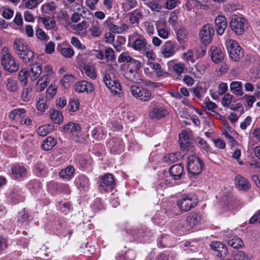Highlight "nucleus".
<instances>
[{
	"instance_id": "obj_1",
	"label": "nucleus",
	"mask_w": 260,
	"mask_h": 260,
	"mask_svg": "<svg viewBox=\"0 0 260 260\" xmlns=\"http://www.w3.org/2000/svg\"><path fill=\"white\" fill-rule=\"evenodd\" d=\"M13 49L24 63L31 62L34 58V51L20 39H16L13 42Z\"/></svg>"
},
{
	"instance_id": "obj_2",
	"label": "nucleus",
	"mask_w": 260,
	"mask_h": 260,
	"mask_svg": "<svg viewBox=\"0 0 260 260\" xmlns=\"http://www.w3.org/2000/svg\"><path fill=\"white\" fill-rule=\"evenodd\" d=\"M198 203V199L194 193H184L180 196L177 201V205L181 211L187 212L195 207Z\"/></svg>"
},
{
	"instance_id": "obj_3",
	"label": "nucleus",
	"mask_w": 260,
	"mask_h": 260,
	"mask_svg": "<svg viewBox=\"0 0 260 260\" xmlns=\"http://www.w3.org/2000/svg\"><path fill=\"white\" fill-rule=\"evenodd\" d=\"M105 85L110 89L115 95L119 94L121 90V86L119 81L116 79L113 70L106 71L103 77Z\"/></svg>"
},
{
	"instance_id": "obj_4",
	"label": "nucleus",
	"mask_w": 260,
	"mask_h": 260,
	"mask_svg": "<svg viewBox=\"0 0 260 260\" xmlns=\"http://www.w3.org/2000/svg\"><path fill=\"white\" fill-rule=\"evenodd\" d=\"M225 45L230 58L235 61H239L244 56V51L237 41L229 39Z\"/></svg>"
},
{
	"instance_id": "obj_5",
	"label": "nucleus",
	"mask_w": 260,
	"mask_h": 260,
	"mask_svg": "<svg viewBox=\"0 0 260 260\" xmlns=\"http://www.w3.org/2000/svg\"><path fill=\"white\" fill-rule=\"evenodd\" d=\"M141 63L139 61H133L128 64V70L125 73V77L128 80L138 83H141L142 79L140 77V69Z\"/></svg>"
},
{
	"instance_id": "obj_6",
	"label": "nucleus",
	"mask_w": 260,
	"mask_h": 260,
	"mask_svg": "<svg viewBox=\"0 0 260 260\" xmlns=\"http://www.w3.org/2000/svg\"><path fill=\"white\" fill-rule=\"evenodd\" d=\"M204 162L198 156L191 155L188 157L187 170L192 176L200 174L203 170Z\"/></svg>"
},
{
	"instance_id": "obj_7",
	"label": "nucleus",
	"mask_w": 260,
	"mask_h": 260,
	"mask_svg": "<svg viewBox=\"0 0 260 260\" xmlns=\"http://www.w3.org/2000/svg\"><path fill=\"white\" fill-rule=\"evenodd\" d=\"M230 26L236 35H241L248 28V22L243 17L235 16L232 18Z\"/></svg>"
},
{
	"instance_id": "obj_8",
	"label": "nucleus",
	"mask_w": 260,
	"mask_h": 260,
	"mask_svg": "<svg viewBox=\"0 0 260 260\" xmlns=\"http://www.w3.org/2000/svg\"><path fill=\"white\" fill-rule=\"evenodd\" d=\"M98 183L101 192L111 191L115 185L114 176L111 173L106 174L100 177Z\"/></svg>"
},
{
	"instance_id": "obj_9",
	"label": "nucleus",
	"mask_w": 260,
	"mask_h": 260,
	"mask_svg": "<svg viewBox=\"0 0 260 260\" xmlns=\"http://www.w3.org/2000/svg\"><path fill=\"white\" fill-rule=\"evenodd\" d=\"M1 64L4 69L10 73H13L19 70V66L16 63L14 58L11 54L4 55L1 57Z\"/></svg>"
},
{
	"instance_id": "obj_10",
	"label": "nucleus",
	"mask_w": 260,
	"mask_h": 260,
	"mask_svg": "<svg viewBox=\"0 0 260 260\" xmlns=\"http://www.w3.org/2000/svg\"><path fill=\"white\" fill-rule=\"evenodd\" d=\"M131 91L133 95L141 101L148 102L151 98V93L146 88L136 85L131 87Z\"/></svg>"
},
{
	"instance_id": "obj_11",
	"label": "nucleus",
	"mask_w": 260,
	"mask_h": 260,
	"mask_svg": "<svg viewBox=\"0 0 260 260\" xmlns=\"http://www.w3.org/2000/svg\"><path fill=\"white\" fill-rule=\"evenodd\" d=\"M214 35V30L210 24L204 25L199 34L200 38L205 45L208 44L212 41Z\"/></svg>"
},
{
	"instance_id": "obj_12",
	"label": "nucleus",
	"mask_w": 260,
	"mask_h": 260,
	"mask_svg": "<svg viewBox=\"0 0 260 260\" xmlns=\"http://www.w3.org/2000/svg\"><path fill=\"white\" fill-rule=\"evenodd\" d=\"M178 49L179 47L175 42L168 41L162 46L161 53L164 57H169L174 55Z\"/></svg>"
},
{
	"instance_id": "obj_13",
	"label": "nucleus",
	"mask_w": 260,
	"mask_h": 260,
	"mask_svg": "<svg viewBox=\"0 0 260 260\" xmlns=\"http://www.w3.org/2000/svg\"><path fill=\"white\" fill-rule=\"evenodd\" d=\"M108 147L111 153H119L124 150L123 142L119 138H113L108 143Z\"/></svg>"
},
{
	"instance_id": "obj_14",
	"label": "nucleus",
	"mask_w": 260,
	"mask_h": 260,
	"mask_svg": "<svg viewBox=\"0 0 260 260\" xmlns=\"http://www.w3.org/2000/svg\"><path fill=\"white\" fill-rule=\"evenodd\" d=\"M169 172L170 176L175 180L180 179L185 175L184 166L182 163L172 166L169 168Z\"/></svg>"
},
{
	"instance_id": "obj_15",
	"label": "nucleus",
	"mask_w": 260,
	"mask_h": 260,
	"mask_svg": "<svg viewBox=\"0 0 260 260\" xmlns=\"http://www.w3.org/2000/svg\"><path fill=\"white\" fill-rule=\"evenodd\" d=\"M211 248L219 257H224L228 253V248L225 245L218 241H213L210 243Z\"/></svg>"
},
{
	"instance_id": "obj_16",
	"label": "nucleus",
	"mask_w": 260,
	"mask_h": 260,
	"mask_svg": "<svg viewBox=\"0 0 260 260\" xmlns=\"http://www.w3.org/2000/svg\"><path fill=\"white\" fill-rule=\"evenodd\" d=\"M214 22L217 33L222 35L228 26L226 17L223 15H218L215 18Z\"/></svg>"
},
{
	"instance_id": "obj_17",
	"label": "nucleus",
	"mask_w": 260,
	"mask_h": 260,
	"mask_svg": "<svg viewBox=\"0 0 260 260\" xmlns=\"http://www.w3.org/2000/svg\"><path fill=\"white\" fill-rule=\"evenodd\" d=\"M75 86L76 91L79 93L84 92L88 93L91 92L94 90V86L93 84L85 80H82L78 82Z\"/></svg>"
},
{
	"instance_id": "obj_18",
	"label": "nucleus",
	"mask_w": 260,
	"mask_h": 260,
	"mask_svg": "<svg viewBox=\"0 0 260 260\" xmlns=\"http://www.w3.org/2000/svg\"><path fill=\"white\" fill-rule=\"evenodd\" d=\"M202 219V215L199 211L189 213L186 217V223L190 228L198 224Z\"/></svg>"
},
{
	"instance_id": "obj_19",
	"label": "nucleus",
	"mask_w": 260,
	"mask_h": 260,
	"mask_svg": "<svg viewBox=\"0 0 260 260\" xmlns=\"http://www.w3.org/2000/svg\"><path fill=\"white\" fill-rule=\"evenodd\" d=\"M11 175L12 177L19 179L26 177L27 175L26 169L19 165H14L11 168Z\"/></svg>"
},
{
	"instance_id": "obj_20",
	"label": "nucleus",
	"mask_w": 260,
	"mask_h": 260,
	"mask_svg": "<svg viewBox=\"0 0 260 260\" xmlns=\"http://www.w3.org/2000/svg\"><path fill=\"white\" fill-rule=\"evenodd\" d=\"M211 58L215 63H219L224 58V54L220 48L216 46H211L210 48Z\"/></svg>"
},
{
	"instance_id": "obj_21",
	"label": "nucleus",
	"mask_w": 260,
	"mask_h": 260,
	"mask_svg": "<svg viewBox=\"0 0 260 260\" xmlns=\"http://www.w3.org/2000/svg\"><path fill=\"white\" fill-rule=\"evenodd\" d=\"M236 186L239 190H246L250 188V184L248 181L241 175H237L235 178Z\"/></svg>"
},
{
	"instance_id": "obj_22",
	"label": "nucleus",
	"mask_w": 260,
	"mask_h": 260,
	"mask_svg": "<svg viewBox=\"0 0 260 260\" xmlns=\"http://www.w3.org/2000/svg\"><path fill=\"white\" fill-rule=\"evenodd\" d=\"M61 132H64L66 133H78L80 132L81 130L80 125L77 123L73 122H69L67 124H65L62 127Z\"/></svg>"
},
{
	"instance_id": "obj_23",
	"label": "nucleus",
	"mask_w": 260,
	"mask_h": 260,
	"mask_svg": "<svg viewBox=\"0 0 260 260\" xmlns=\"http://www.w3.org/2000/svg\"><path fill=\"white\" fill-rule=\"evenodd\" d=\"M75 183L80 190H85L88 189L89 185L88 178L83 175H80L76 178Z\"/></svg>"
},
{
	"instance_id": "obj_24",
	"label": "nucleus",
	"mask_w": 260,
	"mask_h": 260,
	"mask_svg": "<svg viewBox=\"0 0 260 260\" xmlns=\"http://www.w3.org/2000/svg\"><path fill=\"white\" fill-rule=\"evenodd\" d=\"M167 114V111L166 109L160 106L154 107L150 113V116L152 118L160 119L164 117Z\"/></svg>"
},
{
	"instance_id": "obj_25",
	"label": "nucleus",
	"mask_w": 260,
	"mask_h": 260,
	"mask_svg": "<svg viewBox=\"0 0 260 260\" xmlns=\"http://www.w3.org/2000/svg\"><path fill=\"white\" fill-rule=\"evenodd\" d=\"M75 169L72 166H68L65 169H62L59 173V176L67 180H70L74 176Z\"/></svg>"
},
{
	"instance_id": "obj_26",
	"label": "nucleus",
	"mask_w": 260,
	"mask_h": 260,
	"mask_svg": "<svg viewBox=\"0 0 260 260\" xmlns=\"http://www.w3.org/2000/svg\"><path fill=\"white\" fill-rule=\"evenodd\" d=\"M82 72L92 79L96 78V74L95 72L94 67L91 63H84Z\"/></svg>"
},
{
	"instance_id": "obj_27",
	"label": "nucleus",
	"mask_w": 260,
	"mask_h": 260,
	"mask_svg": "<svg viewBox=\"0 0 260 260\" xmlns=\"http://www.w3.org/2000/svg\"><path fill=\"white\" fill-rule=\"evenodd\" d=\"M30 72L32 76L30 77L32 81L36 80L42 72V69L39 62H35L31 66Z\"/></svg>"
},
{
	"instance_id": "obj_28",
	"label": "nucleus",
	"mask_w": 260,
	"mask_h": 260,
	"mask_svg": "<svg viewBox=\"0 0 260 260\" xmlns=\"http://www.w3.org/2000/svg\"><path fill=\"white\" fill-rule=\"evenodd\" d=\"M242 82L239 81H233L230 84V89L233 93L237 96H241L243 94L242 87Z\"/></svg>"
},
{
	"instance_id": "obj_29",
	"label": "nucleus",
	"mask_w": 260,
	"mask_h": 260,
	"mask_svg": "<svg viewBox=\"0 0 260 260\" xmlns=\"http://www.w3.org/2000/svg\"><path fill=\"white\" fill-rule=\"evenodd\" d=\"M50 116L51 120L54 123L60 124L63 120L62 112L60 111L53 109L50 112Z\"/></svg>"
},
{
	"instance_id": "obj_30",
	"label": "nucleus",
	"mask_w": 260,
	"mask_h": 260,
	"mask_svg": "<svg viewBox=\"0 0 260 260\" xmlns=\"http://www.w3.org/2000/svg\"><path fill=\"white\" fill-rule=\"evenodd\" d=\"M25 113L24 109H16L10 113L9 117L13 120H19L24 117Z\"/></svg>"
},
{
	"instance_id": "obj_31",
	"label": "nucleus",
	"mask_w": 260,
	"mask_h": 260,
	"mask_svg": "<svg viewBox=\"0 0 260 260\" xmlns=\"http://www.w3.org/2000/svg\"><path fill=\"white\" fill-rule=\"evenodd\" d=\"M129 21L132 24H138L140 19L143 18V14L139 9H135L128 14Z\"/></svg>"
},
{
	"instance_id": "obj_32",
	"label": "nucleus",
	"mask_w": 260,
	"mask_h": 260,
	"mask_svg": "<svg viewBox=\"0 0 260 260\" xmlns=\"http://www.w3.org/2000/svg\"><path fill=\"white\" fill-rule=\"evenodd\" d=\"M6 88L10 92H17L19 90V87L16 81L12 78H8L5 81Z\"/></svg>"
},
{
	"instance_id": "obj_33",
	"label": "nucleus",
	"mask_w": 260,
	"mask_h": 260,
	"mask_svg": "<svg viewBox=\"0 0 260 260\" xmlns=\"http://www.w3.org/2000/svg\"><path fill=\"white\" fill-rule=\"evenodd\" d=\"M56 141L52 137H48L46 138L42 144V148L45 151L51 150L56 144Z\"/></svg>"
},
{
	"instance_id": "obj_34",
	"label": "nucleus",
	"mask_w": 260,
	"mask_h": 260,
	"mask_svg": "<svg viewBox=\"0 0 260 260\" xmlns=\"http://www.w3.org/2000/svg\"><path fill=\"white\" fill-rule=\"evenodd\" d=\"M48 77L47 75H43L40 79H39L37 83V91L41 92L47 86L48 84Z\"/></svg>"
},
{
	"instance_id": "obj_35",
	"label": "nucleus",
	"mask_w": 260,
	"mask_h": 260,
	"mask_svg": "<svg viewBox=\"0 0 260 260\" xmlns=\"http://www.w3.org/2000/svg\"><path fill=\"white\" fill-rule=\"evenodd\" d=\"M146 44L147 42L145 39L139 38L133 42L132 47L135 50L141 51L145 49Z\"/></svg>"
},
{
	"instance_id": "obj_36",
	"label": "nucleus",
	"mask_w": 260,
	"mask_h": 260,
	"mask_svg": "<svg viewBox=\"0 0 260 260\" xmlns=\"http://www.w3.org/2000/svg\"><path fill=\"white\" fill-rule=\"evenodd\" d=\"M104 25L110 31L114 33L120 34L124 30V28L113 24L110 20L106 21Z\"/></svg>"
},
{
	"instance_id": "obj_37",
	"label": "nucleus",
	"mask_w": 260,
	"mask_h": 260,
	"mask_svg": "<svg viewBox=\"0 0 260 260\" xmlns=\"http://www.w3.org/2000/svg\"><path fill=\"white\" fill-rule=\"evenodd\" d=\"M10 198L14 204L18 203L23 200V197L22 196L21 191L16 189L12 191L10 194Z\"/></svg>"
},
{
	"instance_id": "obj_38",
	"label": "nucleus",
	"mask_w": 260,
	"mask_h": 260,
	"mask_svg": "<svg viewBox=\"0 0 260 260\" xmlns=\"http://www.w3.org/2000/svg\"><path fill=\"white\" fill-rule=\"evenodd\" d=\"M29 75V72L25 69H23L19 72L18 79L23 86L27 84Z\"/></svg>"
},
{
	"instance_id": "obj_39",
	"label": "nucleus",
	"mask_w": 260,
	"mask_h": 260,
	"mask_svg": "<svg viewBox=\"0 0 260 260\" xmlns=\"http://www.w3.org/2000/svg\"><path fill=\"white\" fill-rule=\"evenodd\" d=\"M159 0L149 1L145 3V5L150 9L152 11L159 12L161 9V6L159 4Z\"/></svg>"
},
{
	"instance_id": "obj_40",
	"label": "nucleus",
	"mask_w": 260,
	"mask_h": 260,
	"mask_svg": "<svg viewBox=\"0 0 260 260\" xmlns=\"http://www.w3.org/2000/svg\"><path fill=\"white\" fill-rule=\"evenodd\" d=\"M180 158V155L178 153H171L166 154L164 158V161L168 163H173L178 161Z\"/></svg>"
},
{
	"instance_id": "obj_41",
	"label": "nucleus",
	"mask_w": 260,
	"mask_h": 260,
	"mask_svg": "<svg viewBox=\"0 0 260 260\" xmlns=\"http://www.w3.org/2000/svg\"><path fill=\"white\" fill-rule=\"evenodd\" d=\"M187 31L184 28H180L176 33L177 39L180 44L183 43L187 38Z\"/></svg>"
},
{
	"instance_id": "obj_42",
	"label": "nucleus",
	"mask_w": 260,
	"mask_h": 260,
	"mask_svg": "<svg viewBox=\"0 0 260 260\" xmlns=\"http://www.w3.org/2000/svg\"><path fill=\"white\" fill-rule=\"evenodd\" d=\"M228 244L230 246L235 249L241 248L243 245V242L242 240L236 237L229 240Z\"/></svg>"
},
{
	"instance_id": "obj_43",
	"label": "nucleus",
	"mask_w": 260,
	"mask_h": 260,
	"mask_svg": "<svg viewBox=\"0 0 260 260\" xmlns=\"http://www.w3.org/2000/svg\"><path fill=\"white\" fill-rule=\"evenodd\" d=\"M74 80V77L73 75L67 74L61 80V83L65 88H68L70 86V84L73 82Z\"/></svg>"
},
{
	"instance_id": "obj_44",
	"label": "nucleus",
	"mask_w": 260,
	"mask_h": 260,
	"mask_svg": "<svg viewBox=\"0 0 260 260\" xmlns=\"http://www.w3.org/2000/svg\"><path fill=\"white\" fill-rule=\"evenodd\" d=\"M118 60L120 63L126 61L129 63H131L132 62H133V61H137V60L133 58L131 56L129 55L128 53L126 52H123L121 53L119 56Z\"/></svg>"
},
{
	"instance_id": "obj_45",
	"label": "nucleus",
	"mask_w": 260,
	"mask_h": 260,
	"mask_svg": "<svg viewBox=\"0 0 260 260\" xmlns=\"http://www.w3.org/2000/svg\"><path fill=\"white\" fill-rule=\"evenodd\" d=\"M56 93V88L53 85H50L46 91V99L50 101L51 100Z\"/></svg>"
},
{
	"instance_id": "obj_46",
	"label": "nucleus",
	"mask_w": 260,
	"mask_h": 260,
	"mask_svg": "<svg viewBox=\"0 0 260 260\" xmlns=\"http://www.w3.org/2000/svg\"><path fill=\"white\" fill-rule=\"evenodd\" d=\"M32 89L30 87H27L23 89L22 93V100L24 102H28L30 99V93Z\"/></svg>"
},
{
	"instance_id": "obj_47",
	"label": "nucleus",
	"mask_w": 260,
	"mask_h": 260,
	"mask_svg": "<svg viewBox=\"0 0 260 260\" xmlns=\"http://www.w3.org/2000/svg\"><path fill=\"white\" fill-rule=\"evenodd\" d=\"M51 125H45L40 126L37 129V133L39 135L44 137L46 136L49 132V127Z\"/></svg>"
},
{
	"instance_id": "obj_48",
	"label": "nucleus",
	"mask_w": 260,
	"mask_h": 260,
	"mask_svg": "<svg viewBox=\"0 0 260 260\" xmlns=\"http://www.w3.org/2000/svg\"><path fill=\"white\" fill-rule=\"evenodd\" d=\"M36 36L38 39L41 41H45L49 39L48 35L42 29L39 28L36 30Z\"/></svg>"
},
{
	"instance_id": "obj_49",
	"label": "nucleus",
	"mask_w": 260,
	"mask_h": 260,
	"mask_svg": "<svg viewBox=\"0 0 260 260\" xmlns=\"http://www.w3.org/2000/svg\"><path fill=\"white\" fill-rule=\"evenodd\" d=\"M79 101L78 100H73L70 102L68 105L69 110L71 112L77 111L79 107Z\"/></svg>"
},
{
	"instance_id": "obj_50",
	"label": "nucleus",
	"mask_w": 260,
	"mask_h": 260,
	"mask_svg": "<svg viewBox=\"0 0 260 260\" xmlns=\"http://www.w3.org/2000/svg\"><path fill=\"white\" fill-rule=\"evenodd\" d=\"M60 53L64 57L70 58L73 56L74 51L71 48H62L61 49Z\"/></svg>"
},
{
	"instance_id": "obj_51",
	"label": "nucleus",
	"mask_w": 260,
	"mask_h": 260,
	"mask_svg": "<svg viewBox=\"0 0 260 260\" xmlns=\"http://www.w3.org/2000/svg\"><path fill=\"white\" fill-rule=\"evenodd\" d=\"M105 58L108 60H111L115 59L114 52L112 48H108L106 49L105 52Z\"/></svg>"
},
{
	"instance_id": "obj_52",
	"label": "nucleus",
	"mask_w": 260,
	"mask_h": 260,
	"mask_svg": "<svg viewBox=\"0 0 260 260\" xmlns=\"http://www.w3.org/2000/svg\"><path fill=\"white\" fill-rule=\"evenodd\" d=\"M233 98V96L230 93H226L222 99L221 104L224 107L229 106Z\"/></svg>"
},
{
	"instance_id": "obj_53",
	"label": "nucleus",
	"mask_w": 260,
	"mask_h": 260,
	"mask_svg": "<svg viewBox=\"0 0 260 260\" xmlns=\"http://www.w3.org/2000/svg\"><path fill=\"white\" fill-rule=\"evenodd\" d=\"M149 66L157 71L158 76L163 75L164 72L161 70V66L159 63L151 62L149 63Z\"/></svg>"
},
{
	"instance_id": "obj_54",
	"label": "nucleus",
	"mask_w": 260,
	"mask_h": 260,
	"mask_svg": "<svg viewBox=\"0 0 260 260\" xmlns=\"http://www.w3.org/2000/svg\"><path fill=\"white\" fill-rule=\"evenodd\" d=\"M36 106L37 109L41 112H44L47 109V106L43 99H39Z\"/></svg>"
},
{
	"instance_id": "obj_55",
	"label": "nucleus",
	"mask_w": 260,
	"mask_h": 260,
	"mask_svg": "<svg viewBox=\"0 0 260 260\" xmlns=\"http://www.w3.org/2000/svg\"><path fill=\"white\" fill-rule=\"evenodd\" d=\"M71 43L74 46L79 49L83 50L86 48L85 46L82 45L79 39L75 37H73L71 38Z\"/></svg>"
},
{
	"instance_id": "obj_56",
	"label": "nucleus",
	"mask_w": 260,
	"mask_h": 260,
	"mask_svg": "<svg viewBox=\"0 0 260 260\" xmlns=\"http://www.w3.org/2000/svg\"><path fill=\"white\" fill-rule=\"evenodd\" d=\"M235 260H250L249 256L243 251H239L235 256Z\"/></svg>"
},
{
	"instance_id": "obj_57",
	"label": "nucleus",
	"mask_w": 260,
	"mask_h": 260,
	"mask_svg": "<svg viewBox=\"0 0 260 260\" xmlns=\"http://www.w3.org/2000/svg\"><path fill=\"white\" fill-rule=\"evenodd\" d=\"M55 50V43L52 41H50L46 45L45 52L48 54H52Z\"/></svg>"
},
{
	"instance_id": "obj_58",
	"label": "nucleus",
	"mask_w": 260,
	"mask_h": 260,
	"mask_svg": "<svg viewBox=\"0 0 260 260\" xmlns=\"http://www.w3.org/2000/svg\"><path fill=\"white\" fill-rule=\"evenodd\" d=\"M181 148L184 150H188L191 147V143L188 140H185L184 139L179 141Z\"/></svg>"
},
{
	"instance_id": "obj_59",
	"label": "nucleus",
	"mask_w": 260,
	"mask_h": 260,
	"mask_svg": "<svg viewBox=\"0 0 260 260\" xmlns=\"http://www.w3.org/2000/svg\"><path fill=\"white\" fill-rule=\"evenodd\" d=\"M243 98L245 99L247 105L249 108L251 107L253 104L256 101V99L253 95L245 94Z\"/></svg>"
},
{
	"instance_id": "obj_60",
	"label": "nucleus",
	"mask_w": 260,
	"mask_h": 260,
	"mask_svg": "<svg viewBox=\"0 0 260 260\" xmlns=\"http://www.w3.org/2000/svg\"><path fill=\"white\" fill-rule=\"evenodd\" d=\"M178 17L175 12H171L170 15V17L168 22L172 25H175L177 22Z\"/></svg>"
},
{
	"instance_id": "obj_61",
	"label": "nucleus",
	"mask_w": 260,
	"mask_h": 260,
	"mask_svg": "<svg viewBox=\"0 0 260 260\" xmlns=\"http://www.w3.org/2000/svg\"><path fill=\"white\" fill-rule=\"evenodd\" d=\"M179 0H167L166 2V8L168 10H172L176 7Z\"/></svg>"
},
{
	"instance_id": "obj_62",
	"label": "nucleus",
	"mask_w": 260,
	"mask_h": 260,
	"mask_svg": "<svg viewBox=\"0 0 260 260\" xmlns=\"http://www.w3.org/2000/svg\"><path fill=\"white\" fill-rule=\"evenodd\" d=\"M28 219V213L24 209L19 214L18 220L22 222L27 221Z\"/></svg>"
},
{
	"instance_id": "obj_63",
	"label": "nucleus",
	"mask_w": 260,
	"mask_h": 260,
	"mask_svg": "<svg viewBox=\"0 0 260 260\" xmlns=\"http://www.w3.org/2000/svg\"><path fill=\"white\" fill-rule=\"evenodd\" d=\"M38 5L37 0H29L25 4V8L29 9H32L36 7Z\"/></svg>"
},
{
	"instance_id": "obj_64",
	"label": "nucleus",
	"mask_w": 260,
	"mask_h": 260,
	"mask_svg": "<svg viewBox=\"0 0 260 260\" xmlns=\"http://www.w3.org/2000/svg\"><path fill=\"white\" fill-rule=\"evenodd\" d=\"M250 223H254L257 222L260 223V211L256 212L249 221Z\"/></svg>"
}]
</instances>
